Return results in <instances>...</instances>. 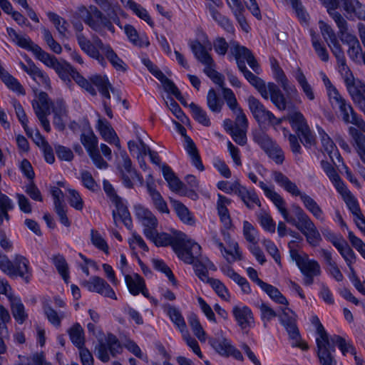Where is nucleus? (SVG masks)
I'll use <instances>...</instances> for the list:
<instances>
[{
  "instance_id": "41",
  "label": "nucleus",
  "mask_w": 365,
  "mask_h": 365,
  "mask_svg": "<svg viewBox=\"0 0 365 365\" xmlns=\"http://www.w3.org/2000/svg\"><path fill=\"white\" fill-rule=\"evenodd\" d=\"M172 205L179 218L185 223L192 224L194 222L188 209L180 201L170 198Z\"/></svg>"
},
{
  "instance_id": "25",
  "label": "nucleus",
  "mask_w": 365,
  "mask_h": 365,
  "mask_svg": "<svg viewBox=\"0 0 365 365\" xmlns=\"http://www.w3.org/2000/svg\"><path fill=\"white\" fill-rule=\"evenodd\" d=\"M274 77L286 93L287 98L294 97L298 95V91L294 85L289 83L288 78L281 68H277L274 71Z\"/></svg>"
},
{
  "instance_id": "64",
  "label": "nucleus",
  "mask_w": 365,
  "mask_h": 365,
  "mask_svg": "<svg viewBox=\"0 0 365 365\" xmlns=\"http://www.w3.org/2000/svg\"><path fill=\"white\" fill-rule=\"evenodd\" d=\"M106 58L109 61L111 65L119 71L125 72L126 71V65L123 62V61L118 57L117 53L113 51V48H110L109 51H108L105 54Z\"/></svg>"
},
{
  "instance_id": "20",
  "label": "nucleus",
  "mask_w": 365,
  "mask_h": 365,
  "mask_svg": "<svg viewBox=\"0 0 365 365\" xmlns=\"http://www.w3.org/2000/svg\"><path fill=\"white\" fill-rule=\"evenodd\" d=\"M353 101L359 105L365 113V85L361 81H354L346 86Z\"/></svg>"
},
{
  "instance_id": "61",
  "label": "nucleus",
  "mask_w": 365,
  "mask_h": 365,
  "mask_svg": "<svg viewBox=\"0 0 365 365\" xmlns=\"http://www.w3.org/2000/svg\"><path fill=\"white\" fill-rule=\"evenodd\" d=\"M152 262L155 269L163 272L168 277L169 280L173 283V285H177V280L175 279L172 270L163 260L153 259Z\"/></svg>"
},
{
  "instance_id": "60",
  "label": "nucleus",
  "mask_w": 365,
  "mask_h": 365,
  "mask_svg": "<svg viewBox=\"0 0 365 365\" xmlns=\"http://www.w3.org/2000/svg\"><path fill=\"white\" fill-rule=\"evenodd\" d=\"M123 183L127 188L133 187V181L136 179L140 185L143 184V178L136 170L120 173Z\"/></svg>"
},
{
  "instance_id": "33",
  "label": "nucleus",
  "mask_w": 365,
  "mask_h": 365,
  "mask_svg": "<svg viewBox=\"0 0 365 365\" xmlns=\"http://www.w3.org/2000/svg\"><path fill=\"white\" fill-rule=\"evenodd\" d=\"M243 75L248 82L258 91L262 97L267 100L268 91L267 90V86H266L265 82L249 70L245 71Z\"/></svg>"
},
{
  "instance_id": "38",
  "label": "nucleus",
  "mask_w": 365,
  "mask_h": 365,
  "mask_svg": "<svg viewBox=\"0 0 365 365\" xmlns=\"http://www.w3.org/2000/svg\"><path fill=\"white\" fill-rule=\"evenodd\" d=\"M209 344L219 354L223 356H227V353L232 346L230 340L222 336L210 338Z\"/></svg>"
},
{
  "instance_id": "51",
  "label": "nucleus",
  "mask_w": 365,
  "mask_h": 365,
  "mask_svg": "<svg viewBox=\"0 0 365 365\" xmlns=\"http://www.w3.org/2000/svg\"><path fill=\"white\" fill-rule=\"evenodd\" d=\"M52 261L59 274L67 282L69 278L68 266L64 257L60 254L56 255L52 257Z\"/></svg>"
},
{
  "instance_id": "45",
  "label": "nucleus",
  "mask_w": 365,
  "mask_h": 365,
  "mask_svg": "<svg viewBox=\"0 0 365 365\" xmlns=\"http://www.w3.org/2000/svg\"><path fill=\"white\" fill-rule=\"evenodd\" d=\"M261 289L264 291L269 296V297L277 303L287 306L288 305L287 299L282 295V294L277 287L265 282L262 286Z\"/></svg>"
},
{
  "instance_id": "58",
  "label": "nucleus",
  "mask_w": 365,
  "mask_h": 365,
  "mask_svg": "<svg viewBox=\"0 0 365 365\" xmlns=\"http://www.w3.org/2000/svg\"><path fill=\"white\" fill-rule=\"evenodd\" d=\"M322 4L327 8L329 16L333 19L334 22H337L338 19H342L344 17L336 9L339 6V0H319Z\"/></svg>"
},
{
  "instance_id": "56",
  "label": "nucleus",
  "mask_w": 365,
  "mask_h": 365,
  "mask_svg": "<svg viewBox=\"0 0 365 365\" xmlns=\"http://www.w3.org/2000/svg\"><path fill=\"white\" fill-rule=\"evenodd\" d=\"M330 339L334 346L337 345L344 355H346L348 352H350L352 355H356L355 348L351 344L347 343L344 338L339 335H334Z\"/></svg>"
},
{
  "instance_id": "46",
  "label": "nucleus",
  "mask_w": 365,
  "mask_h": 365,
  "mask_svg": "<svg viewBox=\"0 0 365 365\" xmlns=\"http://www.w3.org/2000/svg\"><path fill=\"white\" fill-rule=\"evenodd\" d=\"M255 120L260 124H266L270 125H279L282 119L277 118L275 115L266 108L255 117Z\"/></svg>"
},
{
  "instance_id": "15",
  "label": "nucleus",
  "mask_w": 365,
  "mask_h": 365,
  "mask_svg": "<svg viewBox=\"0 0 365 365\" xmlns=\"http://www.w3.org/2000/svg\"><path fill=\"white\" fill-rule=\"evenodd\" d=\"M342 9L346 18L353 20L354 18L361 20L365 17V6L358 0H341Z\"/></svg>"
},
{
  "instance_id": "37",
  "label": "nucleus",
  "mask_w": 365,
  "mask_h": 365,
  "mask_svg": "<svg viewBox=\"0 0 365 365\" xmlns=\"http://www.w3.org/2000/svg\"><path fill=\"white\" fill-rule=\"evenodd\" d=\"M207 8L208 9L212 19L225 30L228 32H233L234 28L230 22V19L226 16L222 15L215 7L211 4H208L207 5Z\"/></svg>"
},
{
  "instance_id": "24",
  "label": "nucleus",
  "mask_w": 365,
  "mask_h": 365,
  "mask_svg": "<svg viewBox=\"0 0 365 365\" xmlns=\"http://www.w3.org/2000/svg\"><path fill=\"white\" fill-rule=\"evenodd\" d=\"M147 190L151 197L155 207L162 213H169V209L166 202L163 198L161 194L155 189L154 182H147Z\"/></svg>"
},
{
  "instance_id": "55",
  "label": "nucleus",
  "mask_w": 365,
  "mask_h": 365,
  "mask_svg": "<svg viewBox=\"0 0 365 365\" xmlns=\"http://www.w3.org/2000/svg\"><path fill=\"white\" fill-rule=\"evenodd\" d=\"M158 79L163 84L164 90L170 93H172L176 98H181V93L175 83L168 78L163 73H158Z\"/></svg>"
},
{
  "instance_id": "40",
  "label": "nucleus",
  "mask_w": 365,
  "mask_h": 365,
  "mask_svg": "<svg viewBox=\"0 0 365 365\" xmlns=\"http://www.w3.org/2000/svg\"><path fill=\"white\" fill-rule=\"evenodd\" d=\"M115 207L116 210L113 211V217L115 224H117V215H118L125 226L130 230L132 227V220L127 207L122 203Z\"/></svg>"
},
{
  "instance_id": "44",
  "label": "nucleus",
  "mask_w": 365,
  "mask_h": 365,
  "mask_svg": "<svg viewBox=\"0 0 365 365\" xmlns=\"http://www.w3.org/2000/svg\"><path fill=\"white\" fill-rule=\"evenodd\" d=\"M303 274L319 275L321 274L320 265L316 260L309 259L307 257L299 267Z\"/></svg>"
},
{
  "instance_id": "26",
  "label": "nucleus",
  "mask_w": 365,
  "mask_h": 365,
  "mask_svg": "<svg viewBox=\"0 0 365 365\" xmlns=\"http://www.w3.org/2000/svg\"><path fill=\"white\" fill-rule=\"evenodd\" d=\"M90 80L104 98H110L109 91L110 90L113 93L114 88L106 76L94 75L90 78Z\"/></svg>"
},
{
  "instance_id": "21",
  "label": "nucleus",
  "mask_w": 365,
  "mask_h": 365,
  "mask_svg": "<svg viewBox=\"0 0 365 365\" xmlns=\"http://www.w3.org/2000/svg\"><path fill=\"white\" fill-rule=\"evenodd\" d=\"M232 314L238 325L242 329L249 328L253 322L252 312L250 308L235 306L233 307Z\"/></svg>"
},
{
  "instance_id": "17",
  "label": "nucleus",
  "mask_w": 365,
  "mask_h": 365,
  "mask_svg": "<svg viewBox=\"0 0 365 365\" xmlns=\"http://www.w3.org/2000/svg\"><path fill=\"white\" fill-rule=\"evenodd\" d=\"M231 45L232 53L234 54V56H237V57H242L244 59H246L248 65L254 71V72L259 74L261 71L260 66L251 51L245 46H240L237 42L235 41L232 42Z\"/></svg>"
},
{
  "instance_id": "12",
  "label": "nucleus",
  "mask_w": 365,
  "mask_h": 365,
  "mask_svg": "<svg viewBox=\"0 0 365 365\" xmlns=\"http://www.w3.org/2000/svg\"><path fill=\"white\" fill-rule=\"evenodd\" d=\"M90 292H97L106 297L117 299L116 294L112 287L102 278L94 276L88 281H84L81 284Z\"/></svg>"
},
{
  "instance_id": "54",
  "label": "nucleus",
  "mask_w": 365,
  "mask_h": 365,
  "mask_svg": "<svg viewBox=\"0 0 365 365\" xmlns=\"http://www.w3.org/2000/svg\"><path fill=\"white\" fill-rule=\"evenodd\" d=\"M207 283L210 284L216 294L223 300H230V293L225 285L217 279H207Z\"/></svg>"
},
{
  "instance_id": "16",
  "label": "nucleus",
  "mask_w": 365,
  "mask_h": 365,
  "mask_svg": "<svg viewBox=\"0 0 365 365\" xmlns=\"http://www.w3.org/2000/svg\"><path fill=\"white\" fill-rule=\"evenodd\" d=\"M282 314L279 316L283 326L287 329L289 337L297 339L299 336V331L296 324V319L292 311L287 307L282 309Z\"/></svg>"
},
{
  "instance_id": "35",
  "label": "nucleus",
  "mask_w": 365,
  "mask_h": 365,
  "mask_svg": "<svg viewBox=\"0 0 365 365\" xmlns=\"http://www.w3.org/2000/svg\"><path fill=\"white\" fill-rule=\"evenodd\" d=\"M165 309L167 312L170 319L175 324V325L183 333L186 331V324L182 316L180 310L170 304H165Z\"/></svg>"
},
{
  "instance_id": "63",
  "label": "nucleus",
  "mask_w": 365,
  "mask_h": 365,
  "mask_svg": "<svg viewBox=\"0 0 365 365\" xmlns=\"http://www.w3.org/2000/svg\"><path fill=\"white\" fill-rule=\"evenodd\" d=\"M253 139L260 147L265 151L269 150L275 143L267 135L262 131H257L253 134Z\"/></svg>"
},
{
  "instance_id": "31",
  "label": "nucleus",
  "mask_w": 365,
  "mask_h": 365,
  "mask_svg": "<svg viewBox=\"0 0 365 365\" xmlns=\"http://www.w3.org/2000/svg\"><path fill=\"white\" fill-rule=\"evenodd\" d=\"M0 78L2 81L6 85V86L18 93L19 94L24 95L25 90L21 83L14 77L11 76L1 66L0 63Z\"/></svg>"
},
{
  "instance_id": "27",
  "label": "nucleus",
  "mask_w": 365,
  "mask_h": 365,
  "mask_svg": "<svg viewBox=\"0 0 365 365\" xmlns=\"http://www.w3.org/2000/svg\"><path fill=\"white\" fill-rule=\"evenodd\" d=\"M11 303V310L14 318L19 323L23 324L28 317L25 312L24 306L20 299L8 296Z\"/></svg>"
},
{
  "instance_id": "30",
  "label": "nucleus",
  "mask_w": 365,
  "mask_h": 365,
  "mask_svg": "<svg viewBox=\"0 0 365 365\" xmlns=\"http://www.w3.org/2000/svg\"><path fill=\"white\" fill-rule=\"evenodd\" d=\"M162 171L171 190L174 192H180L182 190L184 187L183 182L175 175L169 166L163 165L162 166Z\"/></svg>"
},
{
  "instance_id": "5",
  "label": "nucleus",
  "mask_w": 365,
  "mask_h": 365,
  "mask_svg": "<svg viewBox=\"0 0 365 365\" xmlns=\"http://www.w3.org/2000/svg\"><path fill=\"white\" fill-rule=\"evenodd\" d=\"M329 99L333 106L339 108L346 123L354 124L361 132L365 133V121L357 115L351 106L346 103L336 88L329 90Z\"/></svg>"
},
{
  "instance_id": "52",
  "label": "nucleus",
  "mask_w": 365,
  "mask_h": 365,
  "mask_svg": "<svg viewBox=\"0 0 365 365\" xmlns=\"http://www.w3.org/2000/svg\"><path fill=\"white\" fill-rule=\"evenodd\" d=\"M33 53L36 57L48 67L53 68L58 62L57 58L44 51L38 45L34 46Z\"/></svg>"
},
{
  "instance_id": "49",
  "label": "nucleus",
  "mask_w": 365,
  "mask_h": 365,
  "mask_svg": "<svg viewBox=\"0 0 365 365\" xmlns=\"http://www.w3.org/2000/svg\"><path fill=\"white\" fill-rule=\"evenodd\" d=\"M81 142L88 153L98 150V138L92 130H88L86 133H82Z\"/></svg>"
},
{
  "instance_id": "1",
  "label": "nucleus",
  "mask_w": 365,
  "mask_h": 365,
  "mask_svg": "<svg viewBox=\"0 0 365 365\" xmlns=\"http://www.w3.org/2000/svg\"><path fill=\"white\" fill-rule=\"evenodd\" d=\"M78 12L84 23L102 36H105L107 31L112 34H115L114 24L120 29L123 28L120 20L116 14L106 15L96 6L88 7L80 6L78 7Z\"/></svg>"
},
{
  "instance_id": "28",
  "label": "nucleus",
  "mask_w": 365,
  "mask_h": 365,
  "mask_svg": "<svg viewBox=\"0 0 365 365\" xmlns=\"http://www.w3.org/2000/svg\"><path fill=\"white\" fill-rule=\"evenodd\" d=\"M7 33L11 40L19 47L30 51H34V46L38 45L34 43L31 39L26 36L19 35L12 28H7Z\"/></svg>"
},
{
  "instance_id": "43",
  "label": "nucleus",
  "mask_w": 365,
  "mask_h": 365,
  "mask_svg": "<svg viewBox=\"0 0 365 365\" xmlns=\"http://www.w3.org/2000/svg\"><path fill=\"white\" fill-rule=\"evenodd\" d=\"M207 104L210 110L214 113H220L224 105V102L219 97L215 89L211 88L207 93Z\"/></svg>"
},
{
  "instance_id": "6",
  "label": "nucleus",
  "mask_w": 365,
  "mask_h": 365,
  "mask_svg": "<svg viewBox=\"0 0 365 365\" xmlns=\"http://www.w3.org/2000/svg\"><path fill=\"white\" fill-rule=\"evenodd\" d=\"M29 260L24 256L16 255L11 261L6 255L0 256V269L9 277H20L26 282L30 280L31 271Z\"/></svg>"
},
{
  "instance_id": "8",
  "label": "nucleus",
  "mask_w": 365,
  "mask_h": 365,
  "mask_svg": "<svg viewBox=\"0 0 365 365\" xmlns=\"http://www.w3.org/2000/svg\"><path fill=\"white\" fill-rule=\"evenodd\" d=\"M336 24L339 29L338 34L341 41L349 46L348 56L353 61L360 63L364 53L358 38L349 32L346 19H339Z\"/></svg>"
},
{
  "instance_id": "18",
  "label": "nucleus",
  "mask_w": 365,
  "mask_h": 365,
  "mask_svg": "<svg viewBox=\"0 0 365 365\" xmlns=\"http://www.w3.org/2000/svg\"><path fill=\"white\" fill-rule=\"evenodd\" d=\"M267 90L268 91V98H270L272 103L279 110H285L289 101L278 86L274 83H269L267 86Z\"/></svg>"
},
{
  "instance_id": "4",
  "label": "nucleus",
  "mask_w": 365,
  "mask_h": 365,
  "mask_svg": "<svg viewBox=\"0 0 365 365\" xmlns=\"http://www.w3.org/2000/svg\"><path fill=\"white\" fill-rule=\"evenodd\" d=\"M292 209L295 217H292L287 222L296 227L305 236L311 246H318L322 237L313 221L299 205H292Z\"/></svg>"
},
{
  "instance_id": "34",
  "label": "nucleus",
  "mask_w": 365,
  "mask_h": 365,
  "mask_svg": "<svg viewBox=\"0 0 365 365\" xmlns=\"http://www.w3.org/2000/svg\"><path fill=\"white\" fill-rule=\"evenodd\" d=\"M38 98V101L34 100L32 101V106L35 113H37L39 109L43 113L50 115L51 108L53 103L50 101L48 94L41 91L39 93Z\"/></svg>"
},
{
  "instance_id": "48",
  "label": "nucleus",
  "mask_w": 365,
  "mask_h": 365,
  "mask_svg": "<svg viewBox=\"0 0 365 365\" xmlns=\"http://www.w3.org/2000/svg\"><path fill=\"white\" fill-rule=\"evenodd\" d=\"M222 90L223 98L225 100L228 107L232 110L234 113L237 110L242 109L239 107L237 98L233 93V91L230 88H225V78L223 77V82L222 86L220 84H217Z\"/></svg>"
},
{
  "instance_id": "47",
  "label": "nucleus",
  "mask_w": 365,
  "mask_h": 365,
  "mask_svg": "<svg viewBox=\"0 0 365 365\" xmlns=\"http://www.w3.org/2000/svg\"><path fill=\"white\" fill-rule=\"evenodd\" d=\"M48 17L49 20L53 24L59 35L61 36L66 37L69 26L67 21L53 12H49L48 14Z\"/></svg>"
},
{
  "instance_id": "50",
  "label": "nucleus",
  "mask_w": 365,
  "mask_h": 365,
  "mask_svg": "<svg viewBox=\"0 0 365 365\" xmlns=\"http://www.w3.org/2000/svg\"><path fill=\"white\" fill-rule=\"evenodd\" d=\"M267 197L273 202L279 212L283 216L284 220L287 222L292 216L289 215L288 210L285 207V202L284 199L274 190L271 192Z\"/></svg>"
},
{
  "instance_id": "32",
  "label": "nucleus",
  "mask_w": 365,
  "mask_h": 365,
  "mask_svg": "<svg viewBox=\"0 0 365 365\" xmlns=\"http://www.w3.org/2000/svg\"><path fill=\"white\" fill-rule=\"evenodd\" d=\"M294 76L300 86L303 93L309 101H314L315 98L312 86L308 82L305 75L300 68H297L294 72Z\"/></svg>"
},
{
  "instance_id": "53",
  "label": "nucleus",
  "mask_w": 365,
  "mask_h": 365,
  "mask_svg": "<svg viewBox=\"0 0 365 365\" xmlns=\"http://www.w3.org/2000/svg\"><path fill=\"white\" fill-rule=\"evenodd\" d=\"M189 107L191 109L193 118L198 123L205 126H209L210 125V118H208L205 110L194 103H191L189 105Z\"/></svg>"
},
{
  "instance_id": "19",
  "label": "nucleus",
  "mask_w": 365,
  "mask_h": 365,
  "mask_svg": "<svg viewBox=\"0 0 365 365\" xmlns=\"http://www.w3.org/2000/svg\"><path fill=\"white\" fill-rule=\"evenodd\" d=\"M152 234V237L150 236H145L148 239L153 241L156 246H168L171 245L173 249L175 248V245L177 241V239L180 237L182 236V232H176L174 233L173 235H170L167 233L162 232L158 233L157 229L154 230Z\"/></svg>"
},
{
  "instance_id": "13",
  "label": "nucleus",
  "mask_w": 365,
  "mask_h": 365,
  "mask_svg": "<svg viewBox=\"0 0 365 365\" xmlns=\"http://www.w3.org/2000/svg\"><path fill=\"white\" fill-rule=\"evenodd\" d=\"M135 215L145 227L144 235L152 237V232L158 226V220L155 216L148 209L141 205L135 206Z\"/></svg>"
},
{
  "instance_id": "59",
  "label": "nucleus",
  "mask_w": 365,
  "mask_h": 365,
  "mask_svg": "<svg viewBox=\"0 0 365 365\" xmlns=\"http://www.w3.org/2000/svg\"><path fill=\"white\" fill-rule=\"evenodd\" d=\"M319 134L321 135L322 143L325 151L328 153L330 158L333 160L334 156L339 155L336 145H334L332 140L323 130H322V132L319 131Z\"/></svg>"
},
{
  "instance_id": "62",
  "label": "nucleus",
  "mask_w": 365,
  "mask_h": 365,
  "mask_svg": "<svg viewBox=\"0 0 365 365\" xmlns=\"http://www.w3.org/2000/svg\"><path fill=\"white\" fill-rule=\"evenodd\" d=\"M124 30L130 41L135 46L140 47L149 46L150 43L148 41L144 42L139 38L136 29L133 26L128 24L125 25Z\"/></svg>"
},
{
  "instance_id": "29",
  "label": "nucleus",
  "mask_w": 365,
  "mask_h": 365,
  "mask_svg": "<svg viewBox=\"0 0 365 365\" xmlns=\"http://www.w3.org/2000/svg\"><path fill=\"white\" fill-rule=\"evenodd\" d=\"M126 285L129 289V292L133 295H138L140 292L145 295L143 292L145 288V282L143 279L138 274L133 275H125V277Z\"/></svg>"
},
{
  "instance_id": "57",
  "label": "nucleus",
  "mask_w": 365,
  "mask_h": 365,
  "mask_svg": "<svg viewBox=\"0 0 365 365\" xmlns=\"http://www.w3.org/2000/svg\"><path fill=\"white\" fill-rule=\"evenodd\" d=\"M188 323L192 328V330L195 335L201 341H205V332L201 326L200 321L195 314H191L188 317Z\"/></svg>"
},
{
  "instance_id": "23",
  "label": "nucleus",
  "mask_w": 365,
  "mask_h": 365,
  "mask_svg": "<svg viewBox=\"0 0 365 365\" xmlns=\"http://www.w3.org/2000/svg\"><path fill=\"white\" fill-rule=\"evenodd\" d=\"M98 129L106 141L114 143L118 148H120L119 139L108 121L99 119Z\"/></svg>"
},
{
  "instance_id": "39",
  "label": "nucleus",
  "mask_w": 365,
  "mask_h": 365,
  "mask_svg": "<svg viewBox=\"0 0 365 365\" xmlns=\"http://www.w3.org/2000/svg\"><path fill=\"white\" fill-rule=\"evenodd\" d=\"M52 68L56 71L58 76L64 81H70V76L73 79L74 73H78L71 64L66 62L61 63L58 61Z\"/></svg>"
},
{
  "instance_id": "22",
  "label": "nucleus",
  "mask_w": 365,
  "mask_h": 365,
  "mask_svg": "<svg viewBox=\"0 0 365 365\" xmlns=\"http://www.w3.org/2000/svg\"><path fill=\"white\" fill-rule=\"evenodd\" d=\"M349 133L353 140V146L359 159L365 165V135L352 126L349 128Z\"/></svg>"
},
{
  "instance_id": "14",
  "label": "nucleus",
  "mask_w": 365,
  "mask_h": 365,
  "mask_svg": "<svg viewBox=\"0 0 365 365\" xmlns=\"http://www.w3.org/2000/svg\"><path fill=\"white\" fill-rule=\"evenodd\" d=\"M76 36L80 48L90 57L97 60L101 65L105 66L106 63L103 56L100 53L93 42L82 33H78Z\"/></svg>"
},
{
  "instance_id": "11",
  "label": "nucleus",
  "mask_w": 365,
  "mask_h": 365,
  "mask_svg": "<svg viewBox=\"0 0 365 365\" xmlns=\"http://www.w3.org/2000/svg\"><path fill=\"white\" fill-rule=\"evenodd\" d=\"M317 354L320 365H336L333 355L335 348L330 338L317 340Z\"/></svg>"
},
{
  "instance_id": "42",
  "label": "nucleus",
  "mask_w": 365,
  "mask_h": 365,
  "mask_svg": "<svg viewBox=\"0 0 365 365\" xmlns=\"http://www.w3.org/2000/svg\"><path fill=\"white\" fill-rule=\"evenodd\" d=\"M185 149L192 159L193 165L200 171L204 170V166L202 165L200 156L194 142L191 138H188V140H187V145Z\"/></svg>"
},
{
  "instance_id": "7",
  "label": "nucleus",
  "mask_w": 365,
  "mask_h": 365,
  "mask_svg": "<svg viewBox=\"0 0 365 365\" xmlns=\"http://www.w3.org/2000/svg\"><path fill=\"white\" fill-rule=\"evenodd\" d=\"M190 48L195 58L203 65L204 73L215 83L222 86L223 82V75L215 70V63L205 47L198 41L191 43Z\"/></svg>"
},
{
  "instance_id": "9",
  "label": "nucleus",
  "mask_w": 365,
  "mask_h": 365,
  "mask_svg": "<svg viewBox=\"0 0 365 365\" xmlns=\"http://www.w3.org/2000/svg\"><path fill=\"white\" fill-rule=\"evenodd\" d=\"M173 250L179 259L189 264L198 262L201 256V247L197 242L188 239L184 233L182 237L177 239Z\"/></svg>"
},
{
  "instance_id": "10",
  "label": "nucleus",
  "mask_w": 365,
  "mask_h": 365,
  "mask_svg": "<svg viewBox=\"0 0 365 365\" xmlns=\"http://www.w3.org/2000/svg\"><path fill=\"white\" fill-rule=\"evenodd\" d=\"M122 347L117 337L108 334L106 341L99 340L98 344L96 346L98 358L103 362H108L110 360L108 351L113 356H115L120 353Z\"/></svg>"
},
{
  "instance_id": "36",
  "label": "nucleus",
  "mask_w": 365,
  "mask_h": 365,
  "mask_svg": "<svg viewBox=\"0 0 365 365\" xmlns=\"http://www.w3.org/2000/svg\"><path fill=\"white\" fill-rule=\"evenodd\" d=\"M68 334L72 343L78 349L85 344L84 331L78 323L74 324L68 330Z\"/></svg>"
},
{
  "instance_id": "2",
  "label": "nucleus",
  "mask_w": 365,
  "mask_h": 365,
  "mask_svg": "<svg viewBox=\"0 0 365 365\" xmlns=\"http://www.w3.org/2000/svg\"><path fill=\"white\" fill-rule=\"evenodd\" d=\"M288 119L292 128L297 134V136L293 134L289 135L291 150L293 153L299 154L301 153V146L299 143L298 138L305 147L309 148L315 143V137L302 113L299 111L292 113L289 114Z\"/></svg>"
},
{
  "instance_id": "3",
  "label": "nucleus",
  "mask_w": 365,
  "mask_h": 365,
  "mask_svg": "<svg viewBox=\"0 0 365 365\" xmlns=\"http://www.w3.org/2000/svg\"><path fill=\"white\" fill-rule=\"evenodd\" d=\"M272 176L274 181L283 187L287 192L294 196H299L305 208L312 214V215L320 221H324V212L317 202L306 193H302L297 187V185L292 182L285 175L279 171H274Z\"/></svg>"
}]
</instances>
